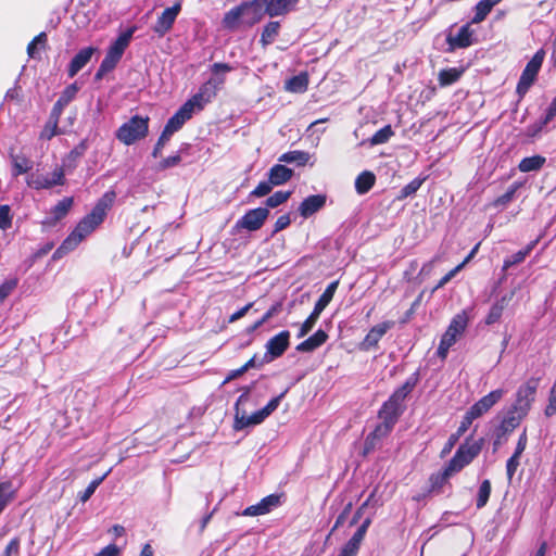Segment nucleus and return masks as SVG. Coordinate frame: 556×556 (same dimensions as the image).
I'll list each match as a JSON object with an SVG mask.
<instances>
[{
	"instance_id": "obj_53",
	"label": "nucleus",
	"mask_w": 556,
	"mask_h": 556,
	"mask_svg": "<svg viewBox=\"0 0 556 556\" xmlns=\"http://www.w3.org/2000/svg\"><path fill=\"white\" fill-rule=\"evenodd\" d=\"M172 135H169L168 132H166L164 129L152 151V156L153 157H157L161 155V152H162V149L165 147V144L169 141Z\"/></svg>"
},
{
	"instance_id": "obj_49",
	"label": "nucleus",
	"mask_w": 556,
	"mask_h": 556,
	"mask_svg": "<svg viewBox=\"0 0 556 556\" xmlns=\"http://www.w3.org/2000/svg\"><path fill=\"white\" fill-rule=\"evenodd\" d=\"M104 478H105V476L90 482V484L86 488V490L79 496V498L83 503L87 502L92 496V494L96 492L97 488L100 485V483L103 481Z\"/></svg>"
},
{
	"instance_id": "obj_20",
	"label": "nucleus",
	"mask_w": 556,
	"mask_h": 556,
	"mask_svg": "<svg viewBox=\"0 0 556 556\" xmlns=\"http://www.w3.org/2000/svg\"><path fill=\"white\" fill-rule=\"evenodd\" d=\"M326 204V195L314 194L305 198L299 206L301 216L307 218L318 212Z\"/></svg>"
},
{
	"instance_id": "obj_34",
	"label": "nucleus",
	"mask_w": 556,
	"mask_h": 556,
	"mask_svg": "<svg viewBox=\"0 0 556 556\" xmlns=\"http://www.w3.org/2000/svg\"><path fill=\"white\" fill-rule=\"evenodd\" d=\"M501 0H480L476 5V14L472 18L473 23L483 21L486 15L491 12L492 8L497 4Z\"/></svg>"
},
{
	"instance_id": "obj_37",
	"label": "nucleus",
	"mask_w": 556,
	"mask_h": 556,
	"mask_svg": "<svg viewBox=\"0 0 556 556\" xmlns=\"http://www.w3.org/2000/svg\"><path fill=\"white\" fill-rule=\"evenodd\" d=\"M462 76V71L457 68H446L439 73V83L442 87L456 83Z\"/></svg>"
},
{
	"instance_id": "obj_5",
	"label": "nucleus",
	"mask_w": 556,
	"mask_h": 556,
	"mask_svg": "<svg viewBox=\"0 0 556 556\" xmlns=\"http://www.w3.org/2000/svg\"><path fill=\"white\" fill-rule=\"evenodd\" d=\"M539 387V379L530 378L522 386H520L516 393V401L510 407L509 412L522 419L528 415L532 403L534 402L536 390Z\"/></svg>"
},
{
	"instance_id": "obj_38",
	"label": "nucleus",
	"mask_w": 556,
	"mask_h": 556,
	"mask_svg": "<svg viewBox=\"0 0 556 556\" xmlns=\"http://www.w3.org/2000/svg\"><path fill=\"white\" fill-rule=\"evenodd\" d=\"M14 491L11 482L0 483V514L7 507V505L13 500Z\"/></svg>"
},
{
	"instance_id": "obj_26",
	"label": "nucleus",
	"mask_w": 556,
	"mask_h": 556,
	"mask_svg": "<svg viewBox=\"0 0 556 556\" xmlns=\"http://www.w3.org/2000/svg\"><path fill=\"white\" fill-rule=\"evenodd\" d=\"M311 155L308 152L294 150L281 154L278 159L281 163H294L298 166H304L308 163Z\"/></svg>"
},
{
	"instance_id": "obj_55",
	"label": "nucleus",
	"mask_w": 556,
	"mask_h": 556,
	"mask_svg": "<svg viewBox=\"0 0 556 556\" xmlns=\"http://www.w3.org/2000/svg\"><path fill=\"white\" fill-rule=\"evenodd\" d=\"M475 419L477 418L473 415H471V413L468 410L463 417V420L455 434L460 438L468 430V428L470 427Z\"/></svg>"
},
{
	"instance_id": "obj_18",
	"label": "nucleus",
	"mask_w": 556,
	"mask_h": 556,
	"mask_svg": "<svg viewBox=\"0 0 556 556\" xmlns=\"http://www.w3.org/2000/svg\"><path fill=\"white\" fill-rule=\"evenodd\" d=\"M468 324V316L465 312H462L453 317L450 326L447 327L445 333L442 336V339L455 343L457 337L460 336Z\"/></svg>"
},
{
	"instance_id": "obj_54",
	"label": "nucleus",
	"mask_w": 556,
	"mask_h": 556,
	"mask_svg": "<svg viewBox=\"0 0 556 556\" xmlns=\"http://www.w3.org/2000/svg\"><path fill=\"white\" fill-rule=\"evenodd\" d=\"M17 281L15 279L7 280L0 285V302L8 298L16 288Z\"/></svg>"
},
{
	"instance_id": "obj_29",
	"label": "nucleus",
	"mask_w": 556,
	"mask_h": 556,
	"mask_svg": "<svg viewBox=\"0 0 556 556\" xmlns=\"http://www.w3.org/2000/svg\"><path fill=\"white\" fill-rule=\"evenodd\" d=\"M376 177L371 172H363L355 180V189L358 194L367 193L375 185Z\"/></svg>"
},
{
	"instance_id": "obj_10",
	"label": "nucleus",
	"mask_w": 556,
	"mask_h": 556,
	"mask_svg": "<svg viewBox=\"0 0 556 556\" xmlns=\"http://www.w3.org/2000/svg\"><path fill=\"white\" fill-rule=\"evenodd\" d=\"M290 332L283 330L270 338L266 343V353L264 359L266 363L280 357L289 346Z\"/></svg>"
},
{
	"instance_id": "obj_52",
	"label": "nucleus",
	"mask_w": 556,
	"mask_h": 556,
	"mask_svg": "<svg viewBox=\"0 0 556 556\" xmlns=\"http://www.w3.org/2000/svg\"><path fill=\"white\" fill-rule=\"evenodd\" d=\"M58 125H59V123L56 121H52L51 118H49L43 130L41 131L40 137L43 139L50 140L52 137H54L58 134Z\"/></svg>"
},
{
	"instance_id": "obj_44",
	"label": "nucleus",
	"mask_w": 556,
	"mask_h": 556,
	"mask_svg": "<svg viewBox=\"0 0 556 556\" xmlns=\"http://www.w3.org/2000/svg\"><path fill=\"white\" fill-rule=\"evenodd\" d=\"M12 226V215L9 205H0V229L7 230Z\"/></svg>"
},
{
	"instance_id": "obj_61",
	"label": "nucleus",
	"mask_w": 556,
	"mask_h": 556,
	"mask_svg": "<svg viewBox=\"0 0 556 556\" xmlns=\"http://www.w3.org/2000/svg\"><path fill=\"white\" fill-rule=\"evenodd\" d=\"M283 393H281L280 395L271 399L267 405L265 407L262 408L263 413L265 414L266 417H268L273 412H275L281 401V399L283 397Z\"/></svg>"
},
{
	"instance_id": "obj_15",
	"label": "nucleus",
	"mask_w": 556,
	"mask_h": 556,
	"mask_svg": "<svg viewBox=\"0 0 556 556\" xmlns=\"http://www.w3.org/2000/svg\"><path fill=\"white\" fill-rule=\"evenodd\" d=\"M216 96V86L212 80L203 84L199 91L187 101L194 111H200Z\"/></svg>"
},
{
	"instance_id": "obj_8",
	"label": "nucleus",
	"mask_w": 556,
	"mask_h": 556,
	"mask_svg": "<svg viewBox=\"0 0 556 556\" xmlns=\"http://www.w3.org/2000/svg\"><path fill=\"white\" fill-rule=\"evenodd\" d=\"M181 11V2L176 1L172 7L166 8L161 15H159L155 24L153 25V31L159 36H165L172 28L173 25Z\"/></svg>"
},
{
	"instance_id": "obj_4",
	"label": "nucleus",
	"mask_w": 556,
	"mask_h": 556,
	"mask_svg": "<svg viewBox=\"0 0 556 556\" xmlns=\"http://www.w3.org/2000/svg\"><path fill=\"white\" fill-rule=\"evenodd\" d=\"M148 131L149 117L135 115L117 129L116 138L124 144L130 146L137 140L144 138Z\"/></svg>"
},
{
	"instance_id": "obj_12",
	"label": "nucleus",
	"mask_w": 556,
	"mask_h": 556,
	"mask_svg": "<svg viewBox=\"0 0 556 556\" xmlns=\"http://www.w3.org/2000/svg\"><path fill=\"white\" fill-rule=\"evenodd\" d=\"M504 395V390L496 389L491 391L489 394L481 397L478 402H476L468 410L476 418L483 416L488 413Z\"/></svg>"
},
{
	"instance_id": "obj_22",
	"label": "nucleus",
	"mask_w": 556,
	"mask_h": 556,
	"mask_svg": "<svg viewBox=\"0 0 556 556\" xmlns=\"http://www.w3.org/2000/svg\"><path fill=\"white\" fill-rule=\"evenodd\" d=\"M514 295H515V291H511V292L503 295L498 301H496L491 306L490 312L485 318L486 325H493L501 319L506 305L511 301Z\"/></svg>"
},
{
	"instance_id": "obj_33",
	"label": "nucleus",
	"mask_w": 556,
	"mask_h": 556,
	"mask_svg": "<svg viewBox=\"0 0 556 556\" xmlns=\"http://www.w3.org/2000/svg\"><path fill=\"white\" fill-rule=\"evenodd\" d=\"M280 24L279 22H269L264 26L261 36V43L266 47L274 42L279 34Z\"/></svg>"
},
{
	"instance_id": "obj_42",
	"label": "nucleus",
	"mask_w": 556,
	"mask_h": 556,
	"mask_svg": "<svg viewBox=\"0 0 556 556\" xmlns=\"http://www.w3.org/2000/svg\"><path fill=\"white\" fill-rule=\"evenodd\" d=\"M320 314L313 309L311 315L306 318V320L301 325L300 331L298 333V338L305 337L315 326L317 319L319 318Z\"/></svg>"
},
{
	"instance_id": "obj_36",
	"label": "nucleus",
	"mask_w": 556,
	"mask_h": 556,
	"mask_svg": "<svg viewBox=\"0 0 556 556\" xmlns=\"http://www.w3.org/2000/svg\"><path fill=\"white\" fill-rule=\"evenodd\" d=\"M395 425L392 422L381 420L379 425L375 428V430L367 437L366 444H372L375 439H382L387 437L393 429Z\"/></svg>"
},
{
	"instance_id": "obj_35",
	"label": "nucleus",
	"mask_w": 556,
	"mask_h": 556,
	"mask_svg": "<svg viewBox=\"0 0 556 556\" xmlns=\"http://www.w3.org/2000/svg\"><path fill=\"white\" fill-rule=\"evenodd\" d=\"M13 176L27 173L33 168V162L24 155H12Z\"/></svg>"
},
{
	"instance_id": "obj_13",
	"label": "nucleus",
	"mask_w": 556,
	"mask_h": 556,
	"mask_svg": "<svg viewBox=\"0 0 556 556\" xmlns=\"http://www.w3.org/2000/svg\"><path fill=\"white\" fill-rule=\"evenodd\" d=\"M394 326V321L388 320L374 326L361 342V350L369 351L377 348L381 338Z\"/></svg>"
},
{
	"instance_id": "obj_51",
	"label": "nucleus",
	"mask_w": 556,
	"mask_h": 556,
	"mask_svg": "<svg viewBox=\"0 0 556 556\" xmlns=\"http://www.w3.org/2000/svg\"><path fill=\"white\" fill-rule=\"evenodd\" d=\"M361 543L350 539L341 549L338 556H356L359 549Z\"/></svg>"
},
{
	"instance_id": "obj_30",
	"label": "nucleus",
	"mask_w": 556,
	"mask_h": 556,
	"mask_svg": "<svg viewBox=\"0 0 556 556\" xmlns=\"http://www.w3.org/2000/svg\"><path fill=\"white\" fill-rule=\"evenodd\" d=\"M338 285H339L338 281H333L330 285H328L326 290L323 292V294L319 296V299L315 303L314 311H316L319 314H321V312L331 302V300H332V298L334 295V292H336V290L338 288Z\"/></svg>"
},
{
	"instance_id": "obj_57",
	"label": "nucleus",
	"mask_w": 556,
	"mask_h": 556,
	"mask_svg": "<svg viewBox=\"0 0 556 556\" xmlns=\"http://www.w3.org/2000/svg\"><path fill=\"white\" fill-rule=\"evenodd\" d=\"M422 185V180L421 179H414L412 180L409 184H407L403 189H402V197L406 198V197H409L412 194H414L415 192H417V190L421 187Z\"/></svg>"
},
{
	"instance_id": "obj_17",
	"label": "nucleus",
	"mask_w": 556,
	"mask_h": 556,
	"mask_svg": "<svg viewBox=\"0 0 556 556\" xmlns=\"http://www.w3.org/2000/svg\"><path fill=\"white\" fill-rule=\"evenodd\" d=\"M36 189H49L54 186L64 184V172L61 167H56L51 174L38 175L28 182Z\"/></svg>"
},
{
	"instance_id": "obj_2",
	"label": "nucleus",
	"mask_w": 556,
	"mask_h": 556,
	"mask_svg": "<svg viewBox=\"0 0 556 556\" xmlns=\"http://www.w3.org/2000/svg\"><path fill=\"white\" fill-rule=\"evenodd\" d=\"M416 380L408 379L400 388H397L386 401L379 409L378 416L381 420H386L395 425L405 410L404 402L407 395L415 388Z\"/></svg>"
},
{
	"instance_id": "obj_63",
	"label": "nucleus",
	"mask_w": 556,
	"mask_h": 556,
	"mask_svg": "<svg viewBox=\"0 0 556 556\" xmlns=\"http://www.w3.org/2000/svg\"><path fill=\"white\" fill-rule=\"evenodd\" d=\"M291 223L289 214L281 215L275 223L274 233L286 229Z\"/></svg>"
},
{
	"instance_id": "obj_62",
	"label": "nucleus",
	"mask_w": 556,
	"mask_h": 556,
	"mask_svg": "<svg viewBox=\"0 0 556 556\" xmlns=\"http://www.w3.org/2000/svg\"><path fill=\"white\" fill-rule=\"evenodd\" d=\"M516 190H517V187H510L504 194H502L501 197H498L495 201V204L496 205H506L507 203H509L515 193H516Z\"/></svg>"
},
{
	"instance_id": "obj_45",
	"label": "nucleus",
	"mask_w": 556,
	"mask_h": 556,
	"mask_svg": "<svg viewBox=\"0 0 556 556\" xmlns=\"http://www.w3.org/2000/svg\"><path fill=\"white\" fill-rule=\"evenodd\" d=\"M262 506V509L265 514H268L273 508L277 507L280 504V497L276 494H270L261 502H258Z\"/></svg>"
},
{
	"instance_id": "obj_59",
	"label": "nucleus",
	"mask_w": 556,
	"mask_h": 556,
	"mask_svg": "<svg viewBox=\"0 0 556 556\" xmlns=\"http://www.w3.org/2000/svg\"><path fill=\"white\" fill-rule=\"evenodd\" d=\"M20 539L14 538L12 539L9 544L5 546L3 551V556H14L17 555L20 552Z\"/></svg>"
},
{
	"instance_id": "obj_28",
	"label": "nucleus",
	"mask_w": 556,
	"mask_h": 556,
	"mask_svg": "<svg viewBox=\"0 0 556 556\" xmlns=\"http://www.w3.org/2000/svg\"><path fill=\"white\" fill-rule=\"evenodd\" d=\"M536 242L538 240L530 242L525 249L505 258L503 263V270H507L509 267L522 263L534 249Z\"/></svg>"
},
{
	"instance_id": "obj_11",
	"label": "nucleus",
	"mask_w": 556,
	"mask_h": 556,
	"mask_svg": "<svg viewBox=\"0 0 556 556\" xmlns=\"http://www.w3.org/2000/svg\"><path fill=\"white\" fill-rule=\"evenodd\" d=\"M521 420L522 418L520 416H517L509 410L507 412L506 416L496 429V438L493 442L494 450H496L504 441H506L507 435L520 425Z\"/></svg>"
},
{
	"instance_id": "obj_48",
	"label": "nucleus",
	"mask_w": 556,
	"mask_h": 556,
	"mask_svg": "<svg viewBox=\"0 0 556 556\" xmlns=\"http://www.w3.org/2000/svg\"><path fill=\"white\" fill-rule=\"evenodd\" d=\"M180 162H181V155H180V153H177L175 155H170L168 157L163 159L159 163L157 168L161 170H164V169L179 165Z\"/></svg>"
},
{
	"instance_id": "obj_39",
	"label": "nucleus",
	"mask_w": 556,
	"mask_h": 556,
	"mask_svg": "<svg viewBox=\"0 0 556 556\" xmlns=\"http://www.w3.org/2000/svg\"><path fill=\"white\" fill-rule=\"evenodd\" d=\"M394 135L392 127L387 125L376 131L374 136L370 138L369 142L371 146L382 144L390 140V138Z\"/></svg>"
},
{
	"instance_id": "obj_43",
	"label": "nucleus",
	"mask_w": 556,
	"mask_h": 556,
	"mask_svg": "<svg viewBox=\"0 0 556 556\" xmlns=\"http://www.w3.org/2000/svg\"><path fill=\"white\" fill-rule=\"evenodd\" d=\"M78 90L79 88L76 83L71 84L63 90L58 100L66 106L76 97Z\"/></svg>"
},
{
	"instance_id": "obj_23",
	"label": "nucleus",
	"mask_w": 556,
	"mask_h": 556,
	"mask_svg": "<svg viewBox=\"0 0 556 556\" xmlns=\"http://www.w3.org/2000/svg\"><path fill=\"white\" fill-rule=\"evenodd\" d=\"M327 339L328 334L324 330L319 329L313 336L301 342L296 346V351L303 353L313 352L314 350L323 345L327 341Z\"/></svg>"
},
{
	"instance_id": "obj_46",
	"label": "nucleus",
	"mask_w": 556,
	"mask_h": 556,
	"mask_svg": "<svg viewBox=\"0 0 556 556\" xmlns=\"http://www.w3.org/2000/svg\"><path fill=\"white\" fill-rule=\"evenodd\" d=\"M47 41V35L46 33H40L39 35H37L29 43H28V47H27V53L30 58H35L36 56V50H37V47L40 45V46H43Z\"/></svg>"
},
{
	"instance_id": "obj_32",
	"label": "nucleus",
	"mask_w": 556,
	"mask_h": 556,
	"mask_svg": "<svg viewBox=\"0 0 556 556\" xmlns=\"http://www.w3.org/2000/svg\"><path fill=\"white\" fill-rule=\"evenodd\" d=\"M308 86V77L305 73H301L296 76L291 77L286 83V89L291 92L301 93L306 91Z\"/></svg>"
},
{
	"instance_id": "obj_16",
	"label": "nucleus",
	"mask_w": 556,
	"mask_h": 556,
	"mask_svg": "<svg viewBox=\"0 0 556 556\" xmlns=\"http://www.w3.org/2000/svg\"><path fill=\"white\" fill-rule=\"evenodd\" d=\"M73 198L67 197L59 201L50 211L49 215L42 220V225L46 227L55 226L61 219H63L73 206Z\"/></svg>"
},
{
	"instance_id": "obj_47",
	"label": "nucleus",
	"mask_w": 556,
	"mask_h": 556,
	"mask_svg": "<svg viewBox=\"0 0 556 556\" xmlns=\"http://www.w3.org/2000/svg\"><path fill=\"white\" fill-rule=\"evenodd\" d=\"M274 187V184L268 179L267 181H261L256 188L251 192V197H265L270 193L271 189Z\"/></svg>"
},
{
	"instance_id": "obj_1",
	"label": "nucleus",
	"mask_w": 556,
	"mask_h": 556,
	"mask_svg": "<svg viewBox=\"0 0 556 556\" xmlns=\"http://www.w3.org/2000/svg\"><path fill=\"white\" fill-rule=\"evenodd\" d=\"M116 194L114 191L105 192L97 202L92 211L86 215L75 227V229L66 237L62 244L55 250L53 257H62L63 255L75 250L78 244L93 232L97 227L103 223L108 211L114 203Z\"/></svg>"
},
{
	"instance_id": "obj_24",
	"label": "nucleus",
	"mask_w": 556,
	"mask_h": 556,
	"mask_svg": "<svg viewBox=\"0 0 556 556\" xmlns=\"http://www.w3.org/2000/svg\"><path fill=\"white\" fill-rule=\"evenodd\" d=\"M293 176V170L282 164L274 165L268 172V178L274 186L286 184Z\"/></svg>"
},
{
	"instance_id": "obj_40",
	"label": "nucleus",
	"mask_w": 556,
	"mask_h": 556,
	"mask_svg": "<svg viewBox=\"0 0 556 556\" xmlns=\"http://www.w3.org/2000/svg\"><path fill=\"white\" fill-rule=\"evenodd\" d=\"M491 494V483L489 480L481 482L477 495V508H482L486 505Z\"/></svg>"
},
{
	"instance_id": "obj_14",
	"label": "nucleus",
	"mask_w": 556,
	"mask_h": 556,
	"mask_svg": "<svg viewBox=\"0 0 556 556\" xmlns=\"http://www.w3.org/2000/svg\"><path fill=\"white\" fill-rule=\"evenodd\" d=\"M194 110L190 103L185 102L180 109L167 121L164 130L169 135L178 131L184 124L192 117Z\"/></svg>"
},
{
	"instance_id": "obj_21",
	"label": "nucleus",
	"mask_w": 556,
	"mask_h": 556,
	"mask_svg": "<svg viewBox=\"0 0 556 556\" xmlns=\"http://www.w3.org/2000/svg\"><path fill=\"white\" fill-rule=\"evenodd\" d=\"M96 48L87 47L81 50L72 59L68 65V76L74 77L83 67H85L91 60Z\"/></svg>"
},
{
	"instance_id": "obj_25",
	"label": "nucleus",
	"mask_w": 556,
	"mask_h": 556,
	"mask_svg": "<svg viewBox=\"0 0 556 556\" xmlns=\"http://www.w3.org/2000/svg\"><path fill=\"white\" fill-rule=\"evenodd\" d=\"M472 31L469 24L463 25L456 36L448 37L447 41L452 48H467L471 45Z\"/></svg>"
},
{
	"instance_id": "obj_56",
	"label": "nucleus",
	"mask_w": 556,
	"mask_h": 556,
	"mask_svg": "<svg viewBox=\"0 0 556 556\" xmlns=\"http://www.w3.org/2000/svg\"><path fill=\"white\" fill-rule=\"evenodd\" d=\"M545 415L552 417L556 414V388L552 387L548 396V404L545 408Z\"/></svg>"
},
{
	"instance_id": "obj_60",
	"label": "nucleus",
	"mask_w": 556,
	"mask_h": 556,
	"mask_svg": "<svg viewBox=\"0 0 556 556\" xmlns=\"http://www.w3.org/2000/svg\"><path fill=\"white\" fill-rule=\"evenodd\" d=\"M283 393H281L280 395L271 399L267 405L265 407L262 408L263 413L265 414L266 417H268L273 412H275L281 401V399L283 397Z\"/></svg>"
},
{
	"instance_id": "obj_31",
	"label": "nucleus",
	"mask_w": 556,
	"mask_h": 556,
	"mask_svg": "<svg viewBox=\"0 0 556 556\" xmlns=\"http://www.w3.org/2000/svg\"><path fill=\"white\" fill-rule=\"evenodd\" d=\"M545 161H546L545 157H543L541 155H533V156L525 157L520 161L518 168L522 173L539 170L542 168Z\"/></svg>"
},
{
	"instance_id": "obj_3",
	"label": "nucleus",
	"mask_w": 556,
	"mask_h": 556,
	"mask_svg": "<svg viewBox=\"0 0 556 556\" xmlns=\"http://www.w3.org/2000/svg\"><path fill=\"white\" fill-rule=\"evenodd\" d=\"M483 446V439H480L471 444L464 443L457 448L455 455L445 466L441 473V482L446 481L454 473L460 471L464 467L469 465L481 452Z\"/></svg>"
},
{
	"instance_id": "obj_6",
	"label": "nucleus",
	"mask_w": 556,
	"mask_h": 556,
	"mask_svg": "<svg viewBox=\"0 0 556 556\" xmlns=\"http://www.w3.org/2000/svg\"><path fill=\"white\" fill-rule=\"evenodd\" d=\"M544 51L539 50L527 63L517 85V93L522 98L534 83L544 60Z\"/></svg>"
},
{
	"instance_id": "obj_50",
	"label": "nucleus",
	"mask_w": 556,
	"mask_h": 556,
	"mask_svg": "<svg viewBox=\"0 0 556 556\" xmlns=\"http://www.w3.org/2000/svg\"><path fill=\"white\" fill-rule=\"evenodd\" d=\"M468 261L465 260L462 264L457 265L455 268H453L452 270H450L447 274H445L440 280L439 282L437 283V286L434 287V290H438L440 288H443L448 281H451L455 275L463 268V266L465 265V263Z\"/></svg>"
},
{
	"instance_id": "obj_64",
	"label": "nucleus",
	"mask_w": 556,
	"mask_h": 556,
	"mask_svg": "<svg viewBox=\"0 0 556 556\" xmlns=\"http://www.w3.org/2000/svg\"><path fill=\"white\" fill-rule=\"evenodd\" d=\"M119 549L115 544L102 548L96 556H118Z\"/></svg>"
},
{
	"instance_id": "obj_7",
	"label": "nucleus",
	"mask_w": 556,
	"mask_h": 556,
	"mask_svg": "<svg viewBox=\"0 0 556 556\" xmlns=\"http://www.w3.org/2000/svg\"><path fill=\"white\" fill-rule=\"evenodd\" d=\"M248 400L249 393L244 392L238 397L235 404V430H242L250 426L260 425L267 418L262 409L253 413L252 415H248L247 412L241 408V405L245 403Z\"/></svg>"
},
{
	"instance_id": "obj_27",
	"label": "nucleus",
	"mask_w": 556,
	"mask_h": 556,
	"mask_svg": "<svg viewBox=\"0 0 556 556\" xmlns=\"http://www.w3.org/2000/svg\"><path fill=\"white\" fill-rule=\"evenodd\" d=\"M136 27H130L126 31L122 33L117 39L110 46V50L123 56L126 48L128 47Z\"/></svg>"
},
{
	"instance_id": "obj_19",
	"label": "nucleus",
	"mask_w": 556,
	"mask_h": 556,
	"mask_svg": "<svg viewBox=\"0 0 556 556\" xmlns=\"http://www.w3.org/2000/svg\"><path fill=\"white\" fill-rule=\"evenodd\" d=\"M298 2L299 0H266L265 13L270 17L286 15Z\"/></svg>"
},
{
	"instance_id": "obj_9",
	"label": "nucleus",
	"mask_w": 556,
	"mask_h": 556,
	"mask_svg": "<svg viewBox=\"0 0 556 556\" xmlns=\"http://www.w3.org/2000/svg\"><path fill=\"white\" fill-rule=\"evenodd\" d=\"M268 215L269 211L266 207L250 210L236 223V228L256 231L264 225Z\"/></svg>"
},
{
	"instance_id": "obj_41",
	"label": "nucleus",
	"mask_w": 556,
	"mask_h": 556,
	"mask_svg": "<svg viewBox=\"0 0 556 556\" xmlns=\"http://www.w3.org/2000/svg\"><path fill=\"white\" fill-rule=\"evenodd\" d=\"M291 193H292L291 191L275 192L273 195L267 198V200H266L267 207L274 208V207L281 205L282 203L288 201V199L291 197Z\"/></svg>"
},
{
	"instance_id": "obj_58",
	"label": "nucleus",
	"mask_w": 556,
	"mask_h": 556,
	"mask_svg": "<svg viewBox=\"0 0 556 556\" xmlns=\"http://www.w3.org/2000/svg\"><path fill=\"white\" fill-rule=\"evenodd\" d=\"M519 455L513 454V456L507 460L506 472L509 480L514 477L519 466Z\"/></svg>"
}]
</instances>
